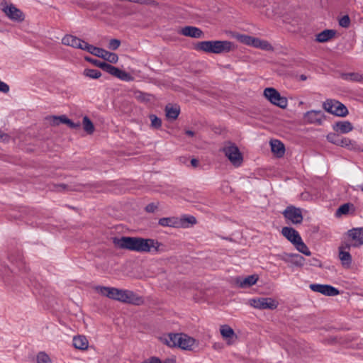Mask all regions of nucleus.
<instances>
[{
	"label": "nucleus",
	"mask_w": 363,
	"mask_h": 363,
	"mask_svg": "<svg viewBox=\"0 0 363 363\" xmlns=\"http://www.w3.org/2000/svg\"><path fill=\"white\" fill-rule=\"evenodd\" d=\"M303 119L308 123L320 124L324 116L321 111L311 110L304 113Z\"/></svg>",
	"instance_id": "20"
},
{
	"label": "nucleus",
	"mask_w": 363,
	"mask_h": 363,
	"mask_svg": "<svg viewBox=\"0 0 363 363\" xmlns=\"http://www.w3.org/2000/svg\"><path fill=\"white\" fill-rule=\"evenodd\" d=\"M288 24L291 25L293 27H295L298 25L299 23V18L298 17H294L290 21L287 22Z\"/></svg>",
	"instance_id": "49"
},
{
	"label": "nucleus",
	"mask_w": 363,
	"mask_h": 363,
	"mask_svg": "<svg viewBox=\"0 0 363 363\" xmlns=\"http://www.w3.org/2000/svg\"><path fill=\"white\" fill-rule=\"evenodd\" d=\"M309 287L313 291L318 292L325 296H334L339 294L338 289L330 285L312 284Z\"/></svg>",
	"instance_id": "16"
},
{
	"label": "nucleus",
	"mask_w": 363,
	"mask_h": 363,
	"mask_svg": "<svg viewBox=\"0 0 363 363\" xmlns=\"http://www.w3.org/2000/svg\"><path fill=\"white\" fill-rule=\"evenodd\" d=\"M103 50L104 49H102V48H99L96 47V48L94 50V52L92 53V55H95L96 57H100Z\"/></svg>",
	"instance_id": "51"
},
{
	"label": "nucleus",
	"mask_w": 363,
	"mask_h": 363,
	"mask_svg": "<svg viewBox=\"0 0 363 363\" xmlns=\"http://www.w3.org/2000/svg\"><path fill=\"white\" fill-rule=\"evenodd\" d=\"M350 18L348 17V16H344L339 21L340 26L343 28L348 27L350 25Z\"/></svg>",
	"instance_id": "44"
},
{
	"label": "nucleus",
	"mask_w": 363,
	"mask_h": 363,
	"mask_svg": "<svg viewBox=\"0 0 363 363\" xmlns=\"http://www.w3.org/2000/svg\"><path fill=\"white\" fill-rule=\"evenodd\" d=\"M37 363H52L50 357L44 352H40L36 357Z\"/></svg>",
	"instance_id": "37"
},
{
	"label": "nucleus",
	"mask_w": 363,
	"mask_h": 363,
	"mask_svg": "<svg viewBox=\"0 0 363 363\" xmlns=\"http://www.w3.org/2000/svg\"><path fill=\"white\" fill-rule=\"evenodd\" d=\"M113 243L116 247L126 250H157L160 247L158 242L154 240L136 237L115 238Z\"/></svg>",
	"instance_id": "1"
},
{
	"label": "nucleus",
	"mask_w": 363,
	"mask_h": 363,
	"mask_svg": "<svg viewBox=\"0 0 363 363\" xmlns=\"http://www.w3.org/2000/svg\"><path fill=\"white\" fill-rule=\"evenodd\" d=\"M67 116L65 115L62 116H50L47 118V120L52 125H58L61 123H64V121L66 120Z\"/></svg>",
	"instance_id": "36"
},
{
	"label": "nucleus",
	"mask_w": 363,
	"mask_h": 363,
	"mask_svg": "<svg viewBox=\"0 0 363 363\" xmlns=\"http://www.w3.org/2000/svg\"><path fill=\"white\" fill-rule=\"evenodd\" d=\"M323 108L328 113L338 117H345L349 113L347 108L335 99H327L323 102Z\"/></svg>",
	"instance_id": "8"
},
{
	"label": "nucleus",
	"mask_w": 363,
	"mask_h": 363,
	"mask_svg": "<svg viewBox=\"0 0 363 363\" xmlns=\"http://www.w3.org/2000/svg\"><path fill=\"white\" fill-rule=\"evenodd\" d=\"M345 79L350 81L359 82L362 79V77L357 73H351L347 74Z\"/></svg>",
	"instance_id": "42"
},
{
	"label": "nucleus",
	"mask_w": 363,
	"mask_h": 363,
	"mask_svg": "<svg viewBox=\"0 0 363 363\" xmlns=\"http://www.w3.org/2000/svg\"><path fill=\"white\" fill-rule=\"evenodd\" d=\"M222 152L233 167H240L242 165L243 154L235 143L226 142L222 147Z\"/></svg>",
	"instance_id": "3"
},
{
	"label": "nucleus",
	"mask_w": 363,
	"mask_h": 363,
	"mask_svg": "<svg viewBox=\"0 0 363 363\" xmlns=\"http://www.w3.org/2000/svg\"><path fill=\"white\" fill-rule=\"evenodd\" d=\"M270 145L272 152L277 157L284 155L285 149L282 143L277 140H273L271 141Z\"/></svg>",
	"instance_id": "30"
},
{
	"label": "nucleus",
	"mask_w": 363,
	"mask_h": 363,
	"mask_svg": "<svg viewBox=\"0 0 363 363\" xmlns=\"http://www.w3.org/2000/svg\"><path fill=\"white\" fill-rule=\"evenodd\" d=\"M142 95H143V100H149V99H149V98H150V96H149V95H145V94H143Z\"/></svg>",
	"instance_id": "56"
},
{
	"label": "nucleus",
	"mask_w": 363,
	"mask_h": 363,
	"mask_svg": "<svg viewBox=\"0 0 363 363\" xmlns=\"http://www.w3.org/2000/svg\"><path fill=\"white\" fill-rule=\"evenodd\" d=\"M356 208L354 204L351 203H346L341 205L335 211V216L337 218H341L342 216L354 215Z\"/></svg>",
	"instance_id": "22"
},
{
	"label": "nucleus",
	"mask_w": 363,
	"mask_h": 363,
	"mask_svg": "<svg viewBox=\"0 0 363 363\" xmlns=\"http://www.w3.org/2000/svg\"><path fill=\"white\" fill-rule=\"evenodd\" d=\"M326 138H327L328 141L330 142V143H333L335 145H338L339 141L341 138H340L338 136V134H337L335 132V133H328L326 136Z\"/></svg>",
	"instance_id": "38"
},
{
	"label": "nucleus",
	"mask_w": 363,
	"mask_h": 363,
	"mask_svg": "<svg viewBox=\"0 0 363 363\" xmlns=\"http://www.w3.org/2000/svg\"><path fill=\"white\" fill-rule=\"evenodd\" d=\"M186 134L188 135V136H190V137H192L194 136V133L191 130H186Z\"/></svg>",
	"instance_id": "53"
},
{
	"label": "nucleus",
	"mask_w": 363,
	"mask_h": 363,
	"mask_svg": "<svg viewBox=\"0 0 363 363\" xmlns=\"http://www.w3.org/2000/svg\"><path fill=\"white\" fill-rule=\"evenodd\" d=\"M349 247H359L363 245V227L353 228L345 234Z\"/></svg>",
	"instance_id": "9"
},
{
	"label": "nucleus",
	"mask_w": 363,
	"mask_h": 363,
	"mask_svg": "<svg viewBox=\"0 0 363 363\" xmlns=\"http://www.w3.org/2000/svg\"><path fill=\"white\" fill-rule=\"evenodd\" d=\"M100 57L111 63H116L118 60V57L116 54L110 52L104 49L103 50Z\"/></svg>",
	"instance_id": "33"
},
{
	"label": "nucleus",
	"mask_w": 363,
	"mask_h": 363,
	"mask_svg": "<svg viewBox=\"0 0 363 363\" xmlns=\"http://www.w3.org/2000/svg\"><path fill=\"white\" fill-rule=\"evenodd\" d=\"M162 341L170 347H179L191 351L199 346V341L184 333H170L162 337Z\"/></svg>",
	"instance_id": "2"
},
{
	"label": "nucleus",
	"mask_w": 363,
	"mask_h": 363,
	"mask_svg": "<svg viewBox=\"0 0 363 363\" xmlns=\"http://www.w3.org/2000/svg\"><path fill=\"white\" fill-rule=\"evenodd\" d=\"M283 215L288 222L295 225L301 224L303 219V209L294 206L286 207Z\"/></svg>",
	"instance_id": "11"
},
{
	"label": "nucleus",
	"mask_w": 363,
	"mask_h": 363,
	"mask_svg": "<svg viewBox=\"0 0 363 363\" xmlns=\"http://www.w3.org/2000/svg\"><path fill=\"white\" fill-rule=\"evenodd\" d=\"M74 347L80 350H86L89 347V341L84 335H77L73 337Z\"/></svg>",
	"instance_id": "28"
},
{
	"label": "nucleus",
	"mask_w": 363,
	"mask_h": 363,
	"mask_svg": "<svg viewBox=\"0 0 363 363\" xmlns=\"http://www.w3.org/2000/svg\"><path fill=\"white\" fill-rule=\"evenodd\" d=\"M84 42V40L72 35H67L62 39V43L65 45L71 46L72 48L81 50Z\"/></svg>",
	"instance_id": "24"
},
{
	"label": "nucleus",
	"mask_w": 363,
	"mask_h": 363,
	"mask_svg": "<svg viewBox=\"0 0 363 363\" xmlns=\"http://www.w3.org/2000/svg\"><path fill=\"white\" fill-rule=\"evenodd\" d=\"M83 74L84 76L93 79H99L101 76V73L99 70L89 68L84 69Z\"/></svg>",
	"instance_id": "34"
},
{
	"label": "nucleus",
	"mask_w": 363,
	"mask_h": 363,
	"mask_svg": "<svg viewBox=\"0 0 363 363\" xmlns=\"http://www.w3.org/2000/svg\"><path fill=\"white\" fill-rule=\"evenodd\" d=\"M161 363H176V358L174 357H167L164 360L161 359Z\"/></svg>",
	"instance_id": "50"
},
{
	"label": "nucleus",
	"mask_w": 363,
	"mask_h": 363,
	"mask_svg": "<svg viewBox=\"0 0 363 363\" xmlns=\"http://www.w3.org/2000/svg\"><path fill=\"white\" fill-rule=\"evenodd\" d=\"M302 253H303L306 256H310L311 255V251H307V250H305V251H301Z\"/></svg>",
	"instance_id": "55"
},
{
	"label": "nucleus",
	"mask_w": 363,
	"mask_h": 363,
	"mask_svg": "<svg viewBox=\"0 0 363 363\" xmlns=\"http://www.w3.org/2000/svg\"><path fill=\"white\" fill-rule=\"evenodd\" d=\"M332 128L337 134H347L353 130L354 126L349 121H340L334 123Z\"/></svg>",
	"instance_id": "19"
},
{
	"label": "nucleus",
	"mask_w": 363,
	"mask_h": 363,
	"mask_svg": "<svg viewBox=\"0 0 363 363\" xmlns=\"http://www.w3.org/2000/svg\"><path fill=\"white\" fill-rule=\"evenodd\" d=\"M278 256L290 266H302L305 261L304 258L298 253L283 252Z\"/></svg>",
	"instance_id": "14"
},
{
	"label": "nucleus",
	"mask_w": 363,
	"mask_h": 363,
	"mask_svg": "<svg viewBox=\"0 0 363 363\" xmlns=\"http://www.w3.org/2000/svg\"><path fill=\"white\" fill-rule=\"evenodd\" d=\"M264 98L274 106L281 109H285L288 106V99L273 87L265 88L263 91Z\"/></svg>",
	"instance_id": "6"
},
{
	"label": "nucleus",
	"mask_w": 363,
	"mask_h": 363,
	"mask_svg": "<svg viewBox=\"0 0 363 363\" xmlns=\"http://www.w3.org/2000/svg\"><path fill=\"white\" fill-rule=\"evenodd\" d=\"M93 289L95 292L98 293L99 294L116 301V297H115L116 288L115 287L94 286L93 287Z\"/></svg>",
	"instance_id": "25"
},
{
	"label": "nucleus",
	"mask_w": 363,
	"mask_h": 363,
	"mask_svg": "<svg viewBox=\"0 0 363 363\" xmlns=\"http://www.w3.org/2000/svg\"><path fill=\"white\" fill-rule=\"evenodd\" d=\"M235 48L234 44L228 40H212V53L228 52Z\"/></svg>",
	"instance_id": "15"
},
{
	"label": "nucleus",
	"mask_w": 363,
	"mask_h": 363,
	"mask_svg": "<svg viewBox=\"0 0 363 363\" xmlns=\"http://www.w3.org/2000/svg\"><path fill=\"white\" fill-rule=\"evenodd\" d=\"M64 124L67 125L71 128H77L79 127V123H75L72 122L67 117L66 118V120L64 121Z\"/></svg>",
	"instance_id": "47"
},
{
	"label": "nucleus",
	"mask_w": 363,
	"mask_h": 363,
	"mask_svg": "<svg viewBox=\"0 0 363 363\" xmlns=\"http://www.w3.org/2000/svg\"><path fill=\"white\" fill-rule=\"evenodd\" d=\"M140 363H161V359H160L157 357L153 356L145 359Z\"/></svg>",
	"instance_id": "46"
},
{
	"label": "nucleus",
	"mask_w": 363,
	"mask_h": 363,
	"mask_svg": "<svg viewBox=\"0 0 363 363\" xmlns=\"http://www.w3.org/2000/svg\"><path fill=\"white\" fill-rule=\"evenodd\" d=\"M1 9L5 15L13 21L21 22L24 20L23 13L13 4H2Z\"/></svg>",
	"instance_id": "13"
},
{
	"label": "nucleus",
	"mask_w": 363,
	"mask_h": 363,
	"mask_svg": "<svg viewBox=\"0 0 363 363\" xmlns=\"http://www.w3.org/2000/svg\"><path fill=\"white\" fill-rule=\"evenodd\" d=\"M191 163L193 166H196L197 163H198V161L195 159H192L191 161Z\"/></svg>",
	"instance_id": "54"
},
{
	"label": "nucleus",
	"mask_w": 363,
	"mask_h": 363,
	"mask_svg": "<svg viewBox=\"0 0 363 363\" xmlns=\"http://www.w3.org/2000/svg\"><path fill=\"white\" fill-rule=\"evenodd\" d=\"M104 67L106 68V72L120 79L121 80L125 82H130L133 79V77L129 73L123 70H121L116 67H113L111 65H104Z\"/></svg>",
	"instance_id": "18"
},
{
	"label": "nucleus",
	"mask_w": 363,
	"mask_h": 363,
	"mask_svg": "<svg viewBox=\"0 0 363 363\" xmlns=\"http://www.w3.org/2000/svg\"><path fill=\"white\" fill-rule=\"evenodd\" d=\"M315 262H316V263H313V265H317V264H318V260H316V261H315Z\"/></svg>",
	"instance_id": "58"
},
{
	"label": "nucleus",
	"mask_w": 363,
	"mask_h": 363,
	"mask_svg": "<svg viewBox=\"0 0 363 363\" xmlns=\"http://www.w3.org/2000/svg\"><path fill=\"white\" fill-rule=\"evenodd\" d=\"M232 37L246 45L252 46L253 48L267 51L273 50V47L268 41L262 40L258 38H255L250 35H243L238 33H233Z\"/></svg>",
	"instance_id": "5"
},
{
	"label": "nucleus",
	"mask_w": 363,
	"mask_h": 363,
	"mask_svg": "<svg viewBox=\"0 0 363 363\" xmlns=\"http://www.w3.org/2000/svg\"><path fill=\"white\" fill-rule=\"evenodd\" d=\"M196 218L191 216H183L179 217H167L162 218L159 220L158 223L163 227L172 228H189L195 224Z\"/></svg>",
	"instance_id": "4"
},
{
	"label": "nucleus",
	"mask_w": 363,
	"mask_h": 363,
	"mask_svg": "<svg viewBox=\"0 0 363 363\" xmlns=\"http://www.w3.org/2000/svg\"><path fill=\"white\" fill-rule=\"evenodd\" d=\"M85 60L94 64V65L103 69L104 71H106V68L104 67V65H109V64L106 62H99L96 60L91 59L89 57H84Z\"/></svg>",
	"instance_id": "40"
},
{
	"label": "nucleus",
	"mask_w": 363,
	"mask_h": 363,
	"mask_svg": "<svg viewBox=\"0 0 363 363\" xmlns=\"http://www.w3.org/2000/svg\"><path fill=\"white\" fill-rule=\"evenodd\" d=\"M82 125L84 131L88 134H92L94 131V125L87 116H84L82 120Z\"/></svg>",
	"instance_id": "35"
},
{
	"label": "nucleus",
	"mask_w": 363,
	"mask_h": 363,
	"mask_svg": "<svg viewBox=\"0 0 363 363\" xmlns=\"http://www.w3.org/2000/svg\"><path fill=\"white\" fill-rule=\"evenodd\" d=\"M157 207H158L157 204H156L155 203H151L145 207V210L147 212L153 213L157 209Z\"/></svg>",
	"instance_id": "48"
},
{
	"label": "nucleus",
	"mask_w": 363,
	"mask_h": 363,
	"mask_svg": "<svg viewBox=\"0 0 363 363\" xmlns=\"http://www.w3.org/2000/svg\"><path fill=\"white\" fill-rule=\"evenodd\" d=\"M96 47L87 43L86 42H84V44H82V50H86L88 52L92 54L94 52V50H95Z\"/></svg>",
	"instance_id": "45"
},
{
	"label": "nucleus",
	"mask_w": 363,
	"mask_h": 363,
	"mask_svg": "<svg viewBox=\"0 0 363 363\" xmlns=\"http://www.w3.org/2000/svg\"><path fill=\"white\" fill-rule=\"evenodd\" d=\"M121 45V41L117 39H112L110 40L108 48L111 50H117Z\"/></svg>",
	"instance_id": "43"
},
{
	"label": "nucleus",
	"mask_w": 363,
	"mask_h": 363,
	"mask_svg": "<svg viewBox=\"0 0 363 363\" xmlns=\"http://www.w3.org/2000/svg\"><path fill=\"white\" fill-rule=\"evenodd\" d=\"M180 33L184 35L195 38H201L203 36L201 30L194 26H186L181 29Z\"/></svg>",
	"instance_id": "26"
},
{
	"label": "nucleus",
	"mask_w": 363,
	"mask_h": 363,
	"mask_svg": "<svg viewBox=\"0 0 363 363\" xmlns=\"http://www.w3.org/2000/svg\"><path fill=\"white\" fill-rule=\"evenodd\" d=\"M6 138V135L0 131V141L4 140Z\"/></svg>",
	"instance_id": "52"
},
{
	"label": "nucleus",
	"mask_w": 363,
	"mask_h": 363,
	"mask_svg": "<svg viewBox=\"0 0 363 363\" xmlns=\"http://www.w3.org/2000/svg\"><path fill=\"white\" fill-rule=\"evenodd\" d=\"M357 189L361 190L363 192V184L357 186Z\"/></svg>",
	"instance_id": "57"
},
{
	"label": "nucleus",
	"mask_w": 363,
	"mask_h": 363,
	"mask_svg": "<svg viewBox=\"0 0 363 363\" xmlns=\"http://www.w3.org/2000/svg\"><path fill=\"white\" fill-rule=\"evenodd\" d=\"M337 146L347 148L350 150L353 151H363L362 148L356 141L350 139L349 138L342 137L339 141Z\"/></svg>",
	"instance_id": "23"
},
{
	"label": "nucleus",
	"mask_w": 363,
	"mask_h": 363,
	"mask_svg": "<svg viewBox=\"0 0 363 363\" xmlns=\"http://www.w3.org/2000/svg\"><path fill=\"white\" fill-rule=\"evenodd\" d=\"M301 197L304 201H314L318 198L317 195L308 191L302 193Z\"/></svg>",
	"instance_id": "41"
},
{
	"label": "nucleus",
	"mask_w": 363,
	"mask_h": 363,
	"mask_svg": "<svg viewBox=\"0 0 363 363\" xmlns=\"http://www.w3.org/2000/svg\"><path fill=\"white\" fill-rule=\"evenodd\" d=\"M220 332L223 339L228 345H233L238 339L234 330L229 325H224L220 326Z\"/></svg>",
	"instance_id": "21"
},
{
	"label": "nucleus",
	"mask_w": 363,
	"mask_h": 363,
	"mask_svg": "<svg viewBox=\"0 0 363 363\" xmlns=\"http://www.w3.org/2000/svg\"><path fill=\"white\" fill-rule=\"evenodd\" d=\"M338 257L344 267H350L352 263V257L348 251H340Z\"/></svg>",
	"instance_id": "31"
},
{
	"label": "nucleus",
	"mask_w": 363,
	"mask_h": 363,
	"mask_svg": "<svg viewBox=\"0 0 363 363\" xmlns=\"http://www.w3.org/2000/svg\"><path fill=\"white\" fill-rule=\"evenodd\" d=\"M282 235L291 242H292L297 250H303L306 245L298 231L290 227H284L281 230Z\"/></svg>",
	"instance_id": "12"
},
{
	"label": "nucleus",
	"mask_w": 363,
	"mask_h": 363,
	"mask_svg": "<svg viewBox=\"0 0 363 363\" xmlns=\"http://www.w3.org/2000/svg\"><path fill=\"white\" fill-rule=\"evenodd\" d=\"M335 30L326 29L315 35V40L318 43H325L335 38Z\"/></svg>",
	"instance_id": "27"
},
{
	"label": "nucleus",
	"mask_w": 363,
	"mask_h": 363,
	"mask_svg": "<svg viewBox=\"0 0 363 363\" xmlns=\"http://www.w3.org/2000/svg\"><path fill=\"white\" fill-rule=\"evenodd\" d=\"M258 279V275L252 274L247 277H237L235 278L234 282L238 287L246 289L255 285Z\"/></svg>",
	"instance_id": "17"
},
{
	"label": "nucleus",
	"mask_w": 363,
	"mask_h": 363,
	"mask_svg": "<svg viewBox=\"0 0 363 363\" xmlns=\"http://www.w3.org/2000/svg\"><path fill=\"white\" fill-rule=\"evenodd\" d=\"M195 49L198 51L212 53V40L199 42L195 45Z\"/></svg>",
	"instance_id": "32"
},
{
	"label": "nucleus",
	"mask_w": 363,
	"mask_h": 363,
	"mask_svg": "<svg viewBox=\"0 0 363 363\" xmlns=\"http://www.w3.org/2000/svg\"><path fill=\"white\" fill-rule=\"evenodd\" d=\"M249 304L257 309L273 310L277 308L278 302L272 298L259 297L249 300Z\"/></svg>",
	"instance_id": "10"
},
{
	"label": "nucleus",
	"mask_w": 363,
	"mask_h": 363,
	"mask_svg": "<svg viewBox=\"0 0 363 363\" xmlns=\"http://www.w3.org/2000/svg\"><path fill=\"white\" fill-rule=\"evenodd\" d=\"M166 116L169 120H175L180 112V108L178 105L168 104L165 108Z\"/></svg>",
	"instance_id": "29"
},
{
	"label": "nucleus",
	"mask_w": 363,
	"mask_h": 363,
	"mask_svg": "<svg viewBox=\"0 0 363 363\" xmlns=\"http://www.w3.org/2000/svg\"><path fill=\"white\" fill-rule=\"evenodd\" d=\"M115 297L116 301L136 306L142 305L144 303L141 296L137 295L133 291L127 289L116 288Z\"/></svg>",
	"instance_id": "7"
},
{
	"label": "nucleus",
	"mask_w": 363,
	"mask_h": 363,
	"mask_svg": "<svg viewBox=\"0 0 363 363\" xmlns=\"http://www.w3.org/2000/svg\"><path fill=\"white\" fill-rule=\"evenodd\" d=\"M150 119L151 121V127L154 128H160L162 125V121L160 118H159L155 115H150Z\"/></svg>",
	"instance_id": "39"
}]
</instances>
